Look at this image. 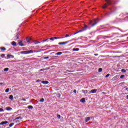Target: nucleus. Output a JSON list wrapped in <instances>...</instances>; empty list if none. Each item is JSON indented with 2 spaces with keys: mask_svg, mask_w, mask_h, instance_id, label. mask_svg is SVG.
<instances>
[{
  "mask_svg": "<svg viewBox=\"0 0 128 128\" xmlns=\"http://www.w3.org/2000/svg\"><path fill=\"white\" fill-rule=\"evenodd\" d=\"M105 2H107V4H104V6H102V8H108V4L109 6L112 4L113 1L112 0H105Z\"/></svg>",
  "mask_w": 128,
  "mask_h": 128,
  "instance_id": "1",
  "label": "nucleus"
},
{
  "mask_svg": "<svg viewBox=\"0 0 128 128\" xmlns=\"http://www.w3.org/2000/svg\"><path fill=\"white\" fill-rule=\"evenodd\" d=\"M90 28L88 27L86 25H84V27L82 28V30H80L77 32H76L74 34H78V32H84V30H90Z\"/></svg>",
  "mask_w": 128,
  "mask_h": 128,
  "instance_id": "2",
  "label": "nucleus"
},
{
  "mask_svg": "<svg viewBox=\"0 0 128 128\" xmlns=\"http://www.w3.org/2000/svg\"><path fill=\"white\" fill-rule=\"evenodd\" d=\"M32 52H36V51L32 50H30L27 51H22L20 52V54H32Z\"/></svg>",
  "mask_w": 128,
  "mask_h": 128,
  "instance_id": "3",
  "label": "nucleus"
},
{
  "mask_svg": "<svg viewBox=\"0 0 128 128\" xmlns=\"http://www.w3.org/2000/svg\"><path fill=\"white\" fill-rule=\"evenodd\" d=\"M70 40H68L65 42H60L58 44L62 46V45H64V44H68L69 42H70Z\"/></svg>",
  "mask_w": 128,
  "mask_h": 128,
  "instance_id": "4",
  "label": "nucleus"
},
{
  "mask_svg": "<svg viewBox=\"0 0 128 128\" xmlns=\"http://www.w3.org/2000/svg\"><path fill=\"white\" fill-rule=\"evenodd\" d=\"M96 92H98V90L96 89H93L92 90L89 94H96Z\"/></svg>",
  "mask_w": 128,
  "mask_h": 128,
  "instance_id": "5",
  "label": "nucleus"
},
{
  "mask_svg": "<svg viewBox=\"0 0 128 128\" xmlns=\"http://www.w3.org/2000/svg\"><path fill=\"white\" fill-rule=\"evenodd\" d=\"M98 24V20L97 19H94V23L92 24V26H94L96 24Z\"/></svg>",
  "mask_w": 128,
  "mask_h": 128,
  "instance_id": "6",
  "label": "nucleus"
},
{
  "mask_svg": "<svg viewBox=\"0 0 128 128\" xmlns=\"http://www.w3.org/2000/svg\"><path fill=\"white\" fill-rule=\"evenodd\" d=\"M8 124V121L2 122L0 123V126H2L4 124Z\"/></svg>",
  "mask_w": 128,
  "mask_h": 128,
  "instance_id": "7",
  "label": "nucleus"
},
{
  "mask_svg": "<svg viewBox=\"0 0 128 128\" xmlns=\"http://www.w3.org/2000/svg\"><path fill=\"white\" fill-rule=\"evenodd\" d=\"M7 57L8 58H14V56L12 55H11V54H8L7 55Z\"/></svg>",
  "mask_w": 128,
  "mask_h": 128,
  "instance_id": "8",
  "label": "nucleus"
},
{
  "mask_svg": "<svg viewBox=\"0 0 128 128\" xmlns=\"http://www.w3.org/2000/svg\"><path fill=\"white\" fill-rule=\"evenodd\" d=\"M32 40V38L30 37H27L26 38V42H30V40Z\"/></svg>",
  "mask_w": 128,
  "mask_h": 128,
  "instance_id": "9",
  "label": "nucleus"
},
{
  "mask_svg": "<svg viewBox=\"0 0 128 128\" xmlns=\"http://www.w3.org/2000/svg\"><path fill=\"white\" fill-rule=\"evenodd\" d=\"M6 110H8V111H10L12 110V108L10 107V106H8L6 108Z\"/></svg>",
  "mask_w": 128,
  "mask_h": 128,
  "instance_id": "10",
  "label": "nucleus"
},
{
  "mask_svg": "<svg viewBox=\"0 0 128 128\" xmlns=\"http://www.w3.org/2000/svg\"><path fill=\"white\" fill-rule=\"evenodd\" d=\"M90 120V117H86L85 118V122H88Z\"/></svg>",
  "mask_w": 128,
  "mask_h": 128,
  "instance_id": "11",
  "label": "nucleus"
},
{
  "mask_svg": "<svg viewBox=\"0 0 128 128\" xmlns=\"http://www.w3.org/2000/svg\"><path fill=\"white\" fill-rule=\"evenodd\" d=\"M18 44L20 46H26V44H22V41L18 42Z\"/></svg>",
  "mask_w": 128,
  "mask_h": 128,
  "instance_id": "12",
  "label": "nucleus"
},
{
  "mask_svg": "<svg viewBox=\"0 0 128 128\" xmlns=\"http://www.w3.org/2000/svg\"><path fill=\"white\" fill-rule=\"evenodd\" d=\"M82 92L84 94H88V90H82Z\"/></svg>",
  "mask_w": 128,
  "mask_h": 128,
  "instance_id": "13",
  "label": "nucleus"
},
{
  "mask_svg": "<svg viewBox=\"0 0 128 128\" xmlns=\"http://www.w3.org/2000/svg\"><path fill=\"white\" fill-rule=\"evenodd\" d=\"M54 40H60V38H64V37H53Z\"/></svg>",
  "mask_w": 128,
  "mask_h": 128,
  "instance_id": "14",
  "label": "nucleus"
},
{
  "mask_svg": "<svg viewBox=\"0 0 128 128\" xmlns=\"http://www.w3.org/2000/svg\"><path fill=\"white\" fill-rule=\"evenodd\" d=\"M42 83L44 84H48V81L44 80L42 82Z\"/></svg>",
  "mask_w": 128,
  "mask_h": 128,
  "instance_id": "15",
  "label": "nucleus"
},
{
  "mask_svg": "<svg viewBox=\"0 0 128 128\" xmlns=\"http://www.w3.org/2000/svg\"><path fill=\"white\" fill-rule=\"evenodd\" d=\"M72 50L74 52H78V50H80V48H74L72 49Z\"/></svg>",
  "mask_w": 128,
  "mask_h": 128,
  "instance_id": "16",
  "label": "nucleus"
},
{
  "mask_svg": "<svg viewBox=\"0 0 128 128\" xmlns=\"http://www.w3.org/2000/svg\"><path fill=\"white\" fill-rule=\"evenodd\" d=\"M9 98L11 100H14V96L12 95L9 96Z\"/></svg>",
  "mask_w": 128,
  "mask_h": 128,
  "instance_id": "17",
  "label": "nucleus"
},
{
  "mask_svg": "<svg viewBox=\"0 0 128 128\" xmlns=\"http://www.w3.org/2000/svg\"><path fill=\"white\" fill-rule=\"evenodd\" d=\"M12 46H16V42H12Z\"/></svg>",
  "mask_w": 128,
  "mask_h": 128,
  "instance_id": "18",
  "label": "nucleus"
},
{
  "mask_svg": "<svg viewBox=\"0 0 128 128\" xmlns=\"http://www.w3.org/2000/svg\"><path fill=\"white\" fill-rule=\"evenodd\" d=\"M80 102H86V99L84 98H82L80 100Z\"/></svg>",
  "mask_w": 128,
  "mask_h": 128,
  "instance_id": "19",
  "label": "nucleus"
},
{
  "mask_svg": "<svg viewBox=\"0 0 128 128\" xmlns=\"http://www.w3.org/2000/svg\"><path fill=\"white\" fill-rule=\"evenodd\" d=\"M28 108L29 109V110H32L34 108V106H28Z\"/></svg>",
  "mask_w": 128,
  "mask_h": 128,
  "instance_id": "20",
  "label": "nucleus"
},
{
  "mask_svg": "<svg viewBox=\"0 0 128 128\" xmlns=\"http://www.w3.org/2000/svg\"><path fill=\"white\" fill-rule=\"evenodd\" d=\"M116 78H118V76H114L112 78V80H116Z\"/></svg>",
  "mask_w": 128,
  "mask_h": 128,
  "instance_id": "21",
  "label": "nucleus"
},
{
  "mask_svg": "<svg viewBox=\"0 0 128 128\" xmlns=\"http://www.w3.org/2000/svg\"><path fill=\"white\" fill-rule=\"evenodd\" d=\"M34 42L35 44H40V42L38 40H35Z\"/></svg>",
  "mask_w": 128,
  "mask_h": 128,
  "instance_id": "22",
  "label": "nucleus"
},
{
  "mask_svg": "<svg viewBox=\"0 0 128 128\" xmlns=\"http://www.w3.org/2000/svg\"><path fill=\"white\" fill-rule=\"evenodd\" d=\"M0 49L2 50V51L6 50V48L4 47H1L0 48Z\"/></svg>",
  "mask_w": 128,
  "mask_h": 128,
  "instance_id": "23",
  "label": "nucleus"
},
{
  "mask_svg": "<svg viewBox=\"0 0 128 128\" xmlns=\"http://www.w3.org/2000/svg\"><path fill=\"white\" fill-rule=\"evenodd\" d=\"M40 102H44V98H42L39 100Z\"/></svg>",
  "mask_w": 128,
  "mask_h": 128,
  "instance_id": "24",
  "label": "nucleus"
},
{
  "mask_svg": "<svg viewBox=\"0 0 128 128\" xmlns=\"http://www.w3.org/2000/svg\"><path fill=\"white\" fill-rule=\"evenodd\" d=\"M56 54L57 56H60V54H62V52H58L56 53Z\"/></svg>",
  "mask_w": 128,
  "mask_h": 128,
  "instance_id": "25",
  "label": "nucleus"
},
{
  "mask_svg": "<svg viewBox=\"0 0 128 128\" xmlns=\"http://www.w3.org/2000/svg\"><path fill=\"white\" fill-rule=\"evenodd\" d=\"M15 120H22V116H19L16 118Z\"/></svg>",
  "mask_w": 128,
  "mask_h": 128,
  "instance_id": "26",
  "label": "nucleus"
},
{
  "mask_svg": "<svg viewBox=\"0 0 128 128\" xmlns=\"http://www.w3.org/2000/svg\"><path fill=\"white\" fill-rule=\"evenodd\" d=\"M98 72H102V68H100L98 69Z\"/></svg>",
  "mask_w": 128,
  "mask_h": 128,
  "instance_id": "27",
  "label": "nucleus"
},
{
  "mask_svg": "<svg viewBox=\"0 0 128 128\" xmlns=\"http://www.w3.org/2000/svg\"><path fill=\"white\" fill-rule=\"evenodd\" d=\"M68 72H72V70H66V74H68Z\"/></svg>",
  "mask_w": 128,
  "mask_h": 128,
  "instance_id": "28",
  "label": "nucleus"
},
{
  "mask_svg": "<svg viewBox=\"0 0 128 128\" xmlns=\"http://www.w3.org/2000/svg\"><path fill=\"white\" fill-rule=\"evenodd\" d=\"M10 92V88H8L6 90L5 92Z\"/></svg>",
  "mask_w": 128,
  "mask_h": 128,
  "instance_id": "29",
  "label": "nucleus"
},
{
  "mask_svg": "<svg viewBox=\"0 0 128 128\" xmlns=\"http://www.w3.org/2000/svg\"><path fill=\"white\" fill-rule=\"evenodd\" d=\"M14 123H12L9 125L10 128H12V126H14Z\"/></svg>",
  "mask_w": 128,
  "mask_h": 128,
  "instance_id": "30",
  "label": "nucleus"
},
{
  "mask_svg": "<svg viewBox=\"0 0 128 128\" xmlns=\"http://www.w3.org/2000/svg\"><path fill=\"white\" fill-rule=\"evenodd\" d=\"M121 72H126V70L124 69H122Z\"/></svg>",
  "mask_w": 128,
  "mask_h": 128,
  "instance_id": "31",
  "label": "nucleus"
},
{
  "mask_svg": "<svg viewBox=\"0 0 128 128\" xmlns=\"http://www.w3.org/2000/svg\"><path fill=\"white\" fill-rule=\"evenodd\" d=\"M8 68H4V72H8Z\"/></svg>",
  "mask_w": 128,
  "mask_h": 128,
  "instance_id": "32",
  "label": "nucleus"
},
{
  "mask_svg": "<svg viewBox=\"0 0 128 128\" xmlns=\"http://www.w3.org/2000/svg\"><path fill=\"white\" fill-rule=\"evenodd\" d=\"M106 38H110V36H103V38H104V40H106Z\"/></svg>",
  "mask_w": 128,
  "mask_h": 128,
  "instance_id": "33",
  "label": "nucleus"
},
{
  "mask_svg": "<svg viewBox=\"0 0 128 128\" xmlns=\"http://www.w3.org/2000/svg\"><path fill=\"white\" fill-rule=\"evenodd\" d=\"M110 76V74H108L107 75H106V76H105V78H108V76Z\"/></svg>",
  "mask_w": 128,
  "mask_h": 128,
  "instance_id": "34",
  "label": "nucleus"
},
{
  "mask_svg": "<svg viewBox=\"0 0 128 128\" xmlns=\"http://www.w3.org/2000/svg\"><path fill=\"white\" fill-rule=\"evenodd\" d=\"M124 78V75H121L120 76V78Z\"/></svg>",
  "mask_w": 128,
  "mask_h": 128,
  "instance_id": "35",
  "label": "nucleus"
},
{
  "mask_svg": "<svg viewBox=\"0 0 128 128\" xmlns=\"http://www.w3.org/2000/svg\"><path fill=\"white\" fill-rule=\"evenodd\" d=\"M16 39H17V40H18V38H19V37H18V34H16Z\"/></svg>",
  "mask_w": 128,
  "mask_h": 128,
  "instance_id": "36",
  "label": "nucleus"
},
{
  "mask_svg": "<svg viewBox=\"0 0 128 128\" xmlns=\"http://www.w3.org/2000/svg\"><path fill=\"white\" fill-rule=\"evenodd\" d=\"M49 40H54V37H52V38H50Z\"/></svg>",
  "mask_w": 128,
  "mask_h": 128,
  "instance_id": "37",
  "label": "nucleus"
},
{
  "mask_svg": "<svg viewBox=\"0 0 128 128\" xmlns=\"http://www.w3.org/2000/svg\"><path fill=\"white\" fill-rule=\"evenodd\" d=\"M50 40V39H49V38H47V39H46V40H43L42 42H46V40Z\"/></svg>",
  "mask_w": 128,
  "mask_h": 128,
  "instance_id": "38",
  "label": "nucleus"
},
{
  "mask_svg": "<svg viewBox=\"0 0 128 128\" xmlns=\"http://www.w3.org/2000/svg\"><path fill=\"white\" fill-rule=\"evenodd\" d=\"M1 58H4V54H2L0 55Z\"/></svg>",
  "mask_w": 128,
  "mask_h": 128,
  "instance_id": "39",
  "label": "nucleus"
},
{
  "mask_svg": "<svg viewBox=\"0 0 128 128\" xmlns=\"http://www.w3.org/2000/svg\"><path fill=\"white\" fill-rule=\"evenodd\" d=\"M68 36H70V35L68 34H66L65 38H68Z\"/></svg>",
  "mask_w": 128,
  "mask_h": 128,
  "instance_id": "40",
  "label": "nucleus"
},
{
  "mask_svg": "<svg viewBox=\"0 0 128 128\" xmlns=\"http://www.w3.org/2000/svg\"><path fill=\"white\" fill-rule=\"evenodd\" d=\"M48 58H49L48 56L44 58V60H48Z\"/></svg>",
  "mask_w": 128,
  "mask_h": 128,
  "instance_id": "41",
  "label": "nucleus"
},
{
  "mask_svg": "<svg viewBox=\"0 0 128 128\" xmlns=\"http://www.w3.org/2000/svg\"><path fill=\"white\" fill-rule=\"evenodd\" d=\"M0 112H4V110L2 108H0Z\"/></svg>",
  "mask_w": 128,
  "mask_h": 128,
  "instance_id": "42",
  "label": "nucleus"
},
{
  "mask_svg": "<svg viewBox=\"0 0 128 128\" xmlns=\"http://www.w3.org/2000/svg\"><path fill=\"white\" fill-rule=\"evenodd\" d=\"M124 88H126V90H127V92L128 91V88L126 86H124Z\"/></svg>",
  "mask_w": 128,
  "mask_h": 128,
  "instance_id": "43",
  "label": "nucleus"
},
{
  "mask_svg": "<svg viewBox=\"0 0 128 128\" xmlns=\"http://www.w3.org/2000/svg\"><path fill=\"white\" fill-rule=\"evenodd\" d=\"M73 92H74V94H76V90H74V91H73Z\"/></svg>",
  "mask_w": 128,
  "mask_h": 128,
  "instance_id": "44",
  "label": "nucleus"
},
{
  "mask_svg": "<svg viewBox=\"0 0 128 128\" xmlns=\"http://www.w3.org/2000/svg\"><path fill=\"white\" fill-rule=\"evenodd\" d=\"M57 117H58V118H60V115H58V116H57Z\"/></svg>",
  "mask_w": 128,
  "mask_h": 128,
  "instance_id": "45",
  "label": "nucleus"
},
{
  "mask_svg": "<svg viewBox=\"0 0 128 128\" xmlns=\"http://www.w3.org/2000/svg\"><path fill=\"white\" fill-rule=\"evenodd\" d=\"M92 124V122H90L87 123V124Z\"/></svg>",
  "mask_w": 128,
  "mask_h": 128,
  "instance_id": "46",
  "label": "nucleus"
},
{
  "mask_svg": "<svg viewBox=\"0 0 128 128\" xmlns=\"http://www.w3.org/2000/svg\"><path fill=\"white\" fill-rule=\"evenodd\" d=\"M21 100H24V102H26V100L24 98H22Z\"/></svg>",
  "mask_w": 128,
  "mask_h": 128,
  "instance_id": "47",
  "label": "nucleus"
},
{
  "mask_svg": "<svg viewBox=\"0 0 128 128\" xmlns=\"http://www.w3.org/2000/svg\"><path fill=\"white\" fill-rule=\"evenodd\" d=\"M52 48H55V46H58L54 45L52 46Z\"/></svg>",
  "mask_w": 128,
  "mask_h": 128,
  "instance_id": "48",
  "label": "nucleus"
},
{
  "mask_svg": "<svg viewBox=\"0 0 128 128\" xmlns=\"http://www.w3.org/2000/svg\"><path fill=\"white\" fill-rule=\"evenodd\" d=\"M42 70H44L40 69V72H42Z\"/></svg>",
  "mask_w": 128,
  "mask_h": 128,
  "instance_id": "49",
  "label": "nucleus"
},
{
  "mask_svg": "<svg viewBox=\"0 0 128 128\" xmlns=\"http://www.w3.org/2000/svg\"><path fill=\"white\" fill-rule=\"evenodd\" d=\"M0 85H2V84H4V83L1 82V83H0Z\"/></svg>",
  "mask_w": 128,
  "mask_h": 128,
  "instance_id": "50",
  "label": "nucleus"
},
{
  "mask_svg": "<svg viewBox=\"0 0 128 128\" xmlns=\"http://www.w3.org/2000/svg\"><path fill=\"white\" fill-rule=\"evenodd\" d=\"M116 58H120V56H116Z\"/></svg>",
  "mask_w": 128,
  "mask_h": 128,
  "instance_id": "51",
  "label": "nucleus"
},
{
  "mask_svg": "<svg viewBox=\"0 0 128 128\" xmlns=\"http://www.w3.org/2000/svg\"><path fill=\"white\" fill-rule=\"evenodd\" d=\"M92 21H90V24H92Z\"/></svg>",
  "mask_w": 128,
  "mask_h": 128,
  "instance_id": "52",
  "label": "nucleus"
},
{
  "mask_svg": "<svg viewBox=\"0 0 128 128\" xmlns=\"http://www.w3.org/2000/svg\"><path fill=\"white\" fill-rule=\"evenodd\" d=\"M126 98H127V99L128 100V95H127Z\"/></svg>",
  "mask_w": 128,
  "mask_h": 128,
  "instance_id": "53",
  "label": "nucleus"
},
{
  "mask_svg": "<svg viewBox=\"0 0 128 128\" xmlns=\"http://www.w3.org/2000/svg\"><path fill=\"white\" fill-rule=\"evenodd\" d=\"M98 54H94V56H98Z\"/></svg>",
  "mask_w": 128,
  "mask_h": 128,
  "instance_id": "54",
  "label": "nucleus"
},
{
  "mask_svg": "<svg viewBox=\"0 0 128 128\" xmlns=\"http://www.w3.org/2000/svg\"><path fill=\"white\" fill-rule=\"evenodd\" d=\"M37 82H40V80H37Z\"/></svg>",
  "mask_w": 128,
  "mask_h": 128,
  "instance_id": "55",
  "label": "nucleus"
},
{
  "mask_svg": "<svg viewBox=\"0 0 128 128\" xmlns=\"http://www.w3.org/2000/svg\"><path fill=\"white\" fill-rule=\"evenodd\" d=\"M91 118H92V117H91Z\"/></svg>",
  "mask_w": 128,
  "mask_h": 128,
  "instance_id": "56",
  "label": "nucleus"
},
{
  "mask_svg": "<svg viewBox=\"0 0 128 128\" xmlns=\"http://www.w3.org/2000/svg\"><path fill=\"white\" fill-rule=\"evenodd\" d=\"M17 122H20V121H18H18H17Z\"/></svg>",
  "mask_w": 128,
  "mask_h": 128,
  "instance_id": "57",
  "label": "nucleus"
}]
</instances>
